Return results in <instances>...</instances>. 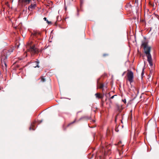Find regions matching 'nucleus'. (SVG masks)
<instances>
[{
	"instance_id": "f257e3e1",
	"label": "nucleus",
	"mask_w": 159,
	"mask_h": 159,
	"mask_svg": "<svg viewBox=\"0 0 159 159\" xmlns=\"http://www.w3.org/2000/svg\"><path fill=\"white\" fill-rule=\"evenodd\" d=\"M13 52V50L10 51L7 49L4 50L1 53V64L3 70L6 71L7 69V56L10 55L11 53Z\"/></svg>"
},
{
	"instance_id": "f03ea898",
	"label": "nucleus",
	"mask_w": 159,
	"mask_h": 159,
	"mask_svg": "<svg viewBox=\"0 0 159 159\" xmlns=\"http://www.w3.org/2000/svg\"><path fill=\"white\" fill-rule=\"evenodd\" d=\"M13 52V50L10 51L7 49L4 50L1 53V64L3 70L6 71L7 69V56L10 55L11 53Z\"/></svg>"
},
{
	"instance_id": "7ed1b4c3",
	"label": "nucleus",
	"mask_w": 159,
	"mask_h": 159,
	"mask_svg": "<svg viewBox=\"0 0 159 159\" xmlns=\"http://www.w3.org/2000/svg\"><path fill=\"white\" fill-rule=\"evenodd\" d=\"M144 52L147 58V61L150 65L152 66H153L152 59L151 55L150 54L151 48L150 47L148 46L143 48Z\"/></svg>"
},
{
	"instance_id": "20e7f679",
	"label": "nucleus",
	"mask_w": 159,
	"mask_h": 159,
	"mask_svg": "<svg viewBox=\"0 0 159 159\" xmlns=\"http://www.w3.org/2000/svg\"><path fill=\"white\" fill-rule=\"evenodd\" d=\"M29 51L32 53H37L39 51L35 47L34 45L30 46L28 49Z\"/></svg>"
},
{
	"instance_id": "39448f33",
	"label": "nucleus",
	"mask_w": 159,
	"mask_h": 159,
	"mask_svg": "<svg viewBox=\"0 0 159 159\" xmlns=\"http://www.w3.org/2000/svg\"><path fill=\"white\" fill-rule=\"evenodd\" d=\"M127 77L128 80L130 83H132L133 81V73L132 72L130 71L127 73Z\"/></svg>"
},
{
	"instance_id": "423d86ee",
	"label": "nucleus",
	"mask_w": 159,
	"mask_h": 159,
	"mask_svg": "<svg viewBox=\"0 0 159 159\" xmlns=\"http://www.w3.org/2000/svg\"><path fill=\"white\" fill-rule=\"evenodd\" d=\"M36 122H37L36 120H34L33 122L32 123L31 125V126L29 128V129L30 130H31L32 129L33 130H35V129H34V127H35V124L36 123Z\"/></svg>"
},
{
	"instance_id": "0eeeda50",
	"label": "nucleus",
	"mask_w": 159,
	"mask_h": 159,
	"mask_svg": "<svg viewBox=\"0 0 159 159\" xmlns=\"http://www.w3.org/2000/svg\"><path fill=\"white\" fill-rule=\"evenodd\" d=\"M36 7V4H31V5L29 6L28 9H29V10H30V9L31 10H32L35 8Z\"/></svg>"
},
{
	"instance_id": "6e6552de",
	"label": "nucleus",
	"mask_w": 159,
	"mask_h": 159,
	"mask_svg": "<svg viewBox=\"0 0 159 159\" xmlns=\"http://www.w3.org/2000/svg\"><path fill=\"white\" fill-rule=\"evenodd\" d=\"M142 46L143 47V48L148 46V43L145 40L142 41Z\"/></svg>"
},
{
	"instance_id": "1a4fd4ad",
	"label": "nucleus",
	"mask_w": 159,
	"mask_h": 159,
	"mask_svg": "<svg viewBox=\"0 0 159 159\" xmlns=\"http://www.w3.org/2000/svg\"><path fill=\"white\" fill-rule=\"evenodd\" d=\"M46 76H42L41 77L40 79H41L40 82H44L46 81Z\"/></svg>"
},
{
	"instance_id": "9d476101",
	"label": "nucleus",
	"mask_w": 159,
	"mask_h": 159,
	"mask_svg": "<svg viewBox=\"0 0 159 159\" xmlns=\"http://www.w3.org/2000/svg\"><path fill=\"white\" fill-rule=\"evenodd\" d=\"M36 64L35 65H33V67L34 68H36V67H38L39 68V61H35V62Z\"/></svg>"
},
{
	"instance_id": "9b49d317",
	"label": "nucleus",
	"mask_w": 159,
	"mask_h": 159,
	"mask_svg": "<svg viewBox=\"0 0 159 159\" xmlns=\"http://www.w3.org/2000/svg\"><path fill=\"white\" fill-rule=\"evenodd\" d=\"M31 0H22V2L25 4H29L30 3Z\"/></svg>"
},
{
	"instance_id": "f8f14e48",
	"label": "nucleus",
	"mask_w": 159,
	"mask_h": 159,
	"mask_svg": "<svg viewBox=\"0 0 159 159\" xmlns=\"http://www.w3.org/2000/svg\"><path fill=\"white\" fill-rule=\"evenodd\" d=\"M95 95L97 98H102V96H101L100 93H96L95 94Z\"/></svg>"
},
{
	"instance_id": "ddd939ff",
	"label": "nucleus",
	"mask_w": 159,
	"mask_h": 159,
	"mask_svg": "<svg viewBox=\"0 0 159 159\" xmlns=\"http://www.w3.org/2000/svg\"><path fill=\"white\" fill-rule=\"evenodd\" d=\"M104 86L103 84H99V88L100 89H102L104 87Z\"/></svg>"
},
{
	"instance_id": "4468645a",
	"label": "nucleus",
	"mask_w": 159,
	"mask_h": 159,
	"mask_svg": "<svg viewBox=\"0 0 159 159\" xmlns=\"http://www.w3.org/2000/svg\"><path fill=\"white\" fill-rule=\"evenodd\" d=\"M43 121V120H42V119H39L38 120L37 122H38V124H40Z\"/></svg>"
},
{
	"instance_id": "2eb2a0df",
	"label": "nucleus",
	"mask_w": 159,
	"mask_h": 159,
	"mask_svg": "<svg viewBox=\"0 0 159 159\" xmlns=\"http://www.w3.org/2000/svg\"><path fill=\"white\" fill-rule=\"evenodd\" d=\"M43 20L45 21H46L48 23V24H50V21H49L48 20H47V18L46 17H44L43 18Z\"/></svg>"
},
{
	"instance_id": "dca6fc26",
	"label": "nucleus",
	"mask_w": 159,
	"mask_h": 159,
	"mask_svg": "<svg viewBox=\"0 0 159 159\" xmlns=\"http://www.w3.org/2000/svg\"><path fill=\"white\" fill-rule=\"evenodd\" d=\"M37 34L40 35V33L39 32H35L34 34V35L35 36H37Z\"/></svg>"
},
{
	"instance_id": "f3484780",
	"label": "nucleus",
	"mask_w": 159,
	"mask_h": 159,
	"mask_svg": "<svg viewBox=\"0 0 159 159\" xmlns=\"http://www.w3.org/2000/svg\"><path fill=\"white\" fill-rule=\"evenodd\" d=\"M47 48L45 47H44V49H43L42 50H41V51L42 52H45V49Z\"/></svg>"
},
{
	"instance_id": "a211bd4d",
	"label": "nucleus",
	"mask_w": 159,
	"mask_h": 159,
	"mask_svg": "<svg viewBox=\"0 0 159 159\" xmlns=\"http://www.w3.org/2000/svg\"><path fill=\"white\" fill-rule=\"evenodd\" d=\"M144 69L143 68V70H142V73H141V75H143L144 74Z\"/></svg>"
},
{
	"instance_id": "6ab92c4d",
	"label": "nucleus",
	"mask_w": 159,
	"mask_h": 159,
	"mask_svg": "<svg viewBox=\"0 0 159 159\" xmlns=\"http://www.w3.org/2000/svg\"><path fill=\"white\" fill-rule=\"evenodd\" d=\"M116 95H113L111 97V98H110V99H113L114 98V97L115 96H116Z\"/></svg>"
},
{
	"instance_id": "aec40b11",
	"label": "nucleus",
	"mask_w": 159,
	"mask_h": 159,
	"mask_svg": "<svg viewBox=\"0 0 159 159\" xmlns=\"http://www.w3.org/2000/svg\"><path fill=\"white\" fill-rule=\"evenodd\" d=\"M152 75V72H151V71L150 73L149 74V76L150 77Z\"/></svg>"
},
{
	"instance_id": "412c9836",
	"label": "nucleus",
	"mask_w": 159,
	"mask_h": 159,
	"mask_svg": "<svg viewBox=\"0 0 159 159\" xmlns=\"http://www.w3.org/2000/svg\"><path fill=\"white\" fill-rule=\"evenodd\" d=\"M118 152H119V154H120V149H118Z\"/></svg>"
},
{
	"instance_id": "4be33fe9",
	"label": "nucleus",
	"mask_w": 159,
	"mask_h": 159,
	"mask_svg": "<svg viewBox=\"0 0 159 159\" xmlns=\"http://www.w3.org/2000/svg\"><path fill=\"white\" fill-rule=\"evenodd\" d=\"M121 143V141H120L119 142L118 144V145H119Z\"/></svg>"
},
{
	"instance_id": "5701e85b",
	"label": "nucleus",
	"mask_w": 159,
	"mask_h": 159,
	"mask_svg": "<svg viewBox=\"0 0 159 159\" xmlns=\"http://www.w3.org/2000/svg\"><path fill=\"white\" fill-rule=\"evenodd\" d=\"M19 44H18V45H17V48H19Z\"/></svg>"
},
{
	"instance_id": "b1692460",
	"label": "nucleus",
	"mask_w": 159,
	"mask_h": 159,
	"mask_svg": "<svg viewBox=\"0 0 159 159\" xmlns=\"http://www.w3.org/2000/svg\"><path fill=\"white\" fill-rule=\"evenodd\" d=\"M75 122V121H73V122L71 123L70 124H72L74 122Z\"/></svg>"
},
{
	"instance_id": "393cba45",
	"label": "nucleus",
	"mask_w": 159,
	"mask_h": 159,
	"mask_svg": "<svg viewBox=\"0 0 159 159\" xmlns=\"http://www.w3.org/2000/svg\"><path fill=\"white\" fill-rule=\"evenodd\" d=\"M19 67V65H17V68H18Z\"/></svg>"
},
{
	"instance_id": "a878e982",
	"label": "nucleus",
	"mask_w": 159,
	"mask_h": 159,
	"mask_svg": "<svg viewBox=\"0 0 159 159\" xmlns=\"http://www.w3.org/2000/svg\"><path fill=\"white\" fill-rule=\"evenodd\" d=\"M106 54H104L103 55V56H106Z\"/></svg>"
},
{
	"instance_id": "bb28decb",
	"label": "nucleus",
	"mask_w": 159,
	"mask_h": 159,
	"mask_svg": "<svg viewBox=\"0 0 159 159\" xmlns=\"http://www.w3.org/2000/svg\"><path fill=\"white\" fill-rule=\"evenodd\" d=\"M50 4H51V3H52V2L50 1Z\"/></svg>"
},
{
	"instance_id": "cd10ccee",
	"label": "nucleus",
	"mask_w": 159,
	"mask_h": 159,
	"mask_svg": "<svg viewBox=\"0 0 159 159\" xmlns=\"http://www.w3.org/2000/svg\"><path fill=\"white\" fill-rule=\"evenodd\" d=\"M121 149H122V147H121Z\"/></svg>"
},
{
	"instance_id": "c85d7f7f",
	"label": "nucleus",
	"mask_w": 159,
	"mask_h": 159,
	"mask_svg": "<svg viewBox=\"0 0 159 159\" xmlns=\"http://www.w3.org/2000/svg\"><path fill=\"white\" fill-rule=\"evenodd\" d=\"M124 102H125V101H124Z\"/></svg>"
},
{
	"instance_id": "c756f323",
	"label": "nucleus",
	"mask_w": 159,
	"mask_h": 159,
	"mask_svg": "<svg viewBox=\"0 0 159 159\" xmlns=\"http://www.w3.org/2000/svg\"><path fill=\"white\" fill-rule=\"evenodd\" d=\"M124 102H125V101H124Z\"/></svg>"
},
{
	"instance_id": "7c9ffc66",
	"label": "nucleus",
	"mask_w": 159,
	"mask_h": 159,
	"mask_svg": "<svg viewBox=\"0 0 159 159\" xmlns=\"http://www.w3.org/2000/svg\"><path fill=\"white\" fill-rule=\"evenodd\" d=\"M124 145H122L121 146L122 147Z\"/></svg>"
}]
</instances>
